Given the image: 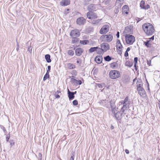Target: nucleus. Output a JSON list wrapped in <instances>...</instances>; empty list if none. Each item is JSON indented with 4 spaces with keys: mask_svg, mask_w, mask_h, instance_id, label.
I'll list each match as a JSON object with an SVG mask.
<instances>
[{
    "mask_svg": "<svg viewBox=\"0 0 160 160\" xmlns=\"http://www.w3.org/2000/svg\"><path fill=\"white\" fill-rule=\"evenodd\" d=\"M97 85L99 88H103L102 85L101 84L98 83Z\"/></svg>",
    "mask_w": 160,
    "mask_h": 160,
    "instance_id": "57",
    "label": "nucleus"
},
{
    "mask_svg": "<svg viewBox=\"0 0 160 160\" xmlns=\"http://www.w3.org/2000/svg\"><path fill=\"white\" fill-rule=\"evenodd\" d=\"M67 53L69 55L71 56H73L74 54V51L71 49L68 50V51Z\"/></svg>",
    "mask_w": 160,
    "mask_h": 160,
    "instance_id": "34",
    "label": "nucleus"
},
{
    "mask_svg": "<svg viewBox=\"0 0 160 160\" xmlns=\"http://www.w3.org/2000/svg\"><path fill=\"white\" fill-rule=\"evenodd\" d=\"M76 62L79 65H81L82 62V60L80 58H78L77 59Z\"/></svg>",
    "mask_w": 160,
    "mask_h": 160,
    "instance_id": "43",
    "label": "nucleus"
},
{
    "mask_svg": "<svg viewBox=\"0 0 160 160\" xmlns=\"http://www.w3.org/2000/svg\"><path fill=\"white\" fill-rule=\"evenodd\" d=\"M74 39L72 40V44L78 43L79 41V39L76 38H72Z\"/></svg>",
    "mask_w": 160,
    "mask_h": 160,
    "instance_id": "36",
    "label": "nucleus"
},
{
    "mask_svg": "<svg viewBox=\"0 0 160 160\" xmlns=\"http://www.w3.org/2000/svg\"><path fill=\"white\" fill-rule=\"evenodd\" d=\"M117 51L118 54L120 55H121L122 53V49L117 50Z\"/></svg>",
    "mask_w": 160,
    "mask_h": 160,
    "instance_id": "50",
    "label": "nucleus"
},
{
    "mask_svg": "<svg viewBox=\"0 0 160 160\" xmlns=\"http://www.w3.org/2000/svg\"><path fill=\"white\" fill-rule=\"evenodd\" d=\"M74 50H75L76 55L78 57L80 56L84 52L83 49L80 48H77L76 49L74 48Z\"/></svg>",
    "mask_w": 160,
    "mask_h": 160,
    "instance_id": "11",
    "label": "nucleus"
},
{
    "mask_svg": "<svg viewBox=\"0 0 160 160\" xmlns=\"http://www.w3.org/2000/svg\"><path fill=\"white\" fill-rule=\"evenodd\" d=\"M125 38L126 43L127 44L132 45L135 41V37L131 35L126 34Z\"/></svg>",
    "mask_w": 160,
    "mask_h": 160,
    "instance_id": "4",
    "label": "nucleus"
},
{
    "mask_svg": "<svg viewBox=\"0 0 160 160\" xmlns=\"http://www.w3.org/2000/svg\"><path fill=\"white\" fill-rule=\"evenodd\" d=\"M116 43L117 44V45H120V44H121V42H120V40L119 39H117V43Z\"/></svg>",
    "mask_w": 160,
    "mask_h": 160,
    "instance_id": "59",
    "label": "nucleus"
},
{
    "mask_svg": "<svg viewBox=\"0 0 160 160\" xmlns=\"http://www.w3.org/2000/svg\"><path fill=\"white\" fill-rule=\"evenodd\" d=\"M142 19H141L140 18H138L137 17V18H136V20H137V23H138V22L140 21Z\"/></svg>",
    "mask_w": 160,
    "mask_h": 160,
    "instance_id": "63",
    "label": "nucleus"
},
{
    "mask_svg": "<svg viewBox=\"0 0 160 160\" xmlns=\"http://www.w3.org/2000/svg\"><path fill=\"white\" fill-rule=\"evenodd\" d=\"M121 74L119 71L117 70H112L109 73V76L110 78L115 79L119 78Z\"/></svg>",
    "mask_w": 160,
    "mask_h": 160,
    "instance_id": "2",
    "label": "nucleus"
},
{
    "mask_svg": "<svg viewBox=\"0 0 160 160\" xmlns=\"http://www.w3.org/2000/svg\"><path fill=\"white\" fill-rule=\"evenodd\" d=\"M146 82L147 83V87L148 88V90L149 91H150V88H149V84L147 80H146Z\"/></svg>",
    "mask_w": 160,
    "mask_h": 160,
    "instance_id": "58",
    "label": "nucleus"
},
{
    "mask_svg": "<svg viewBox=\"0 0 160 160\" xmlns=\"http://www.w3.org/2000/svg\"><path fill=\"white\" fill-rule=\"evenodd\" d=\"M137 63H134V67L136 71H137V69H138V68H137Z\"/></svg>",
    "mask_w": 160,
    "mask_h": 160,
    "instance_id": "62",
    "label": "nucleus"
},
{
    "mask_svg": "<svg viewBox=\"0 0 160 160\" xmlns=\"http://www.w3.org/2000/svg\"><path fill=\"white\" fill-rule=\"evenodd\" d=\"M123 48V46L121 44L120 45H117L116 47V50L118 49H122V48Z\"/></svg>",
    "mask_w": 160,
    "mask_h": 160,
    "instance_id": "44",
    "label": "nucleus"
},
{
    "mask_svg": "<svg viewBox=\"0 0 160 160\" xmlns=\"http://www.w3.org/2000/svg\"><path fill=\"white\" fill-rule=\"evenodd\" d=\"M97 5L91 4L88 5L87 10L88 12H94L97 10Z\"/></svg>",
    "mask_w": 160,
    "mask_h": 160,
    "instance_id": "9",
    "label": "nucleus"
},
{
    "mask_svg": "<svg viewBox=\"0 0 160 160\" xmlns=\"http://www.w3.org/2000/svg\"><path fill=\"white\" fill-rule=\"evenodd\" d=\"M149 8H150V6L148 4H147L145 6L144 9L147 10Z\"/></svg>",
    "mask_w": 160,
    "mask_h": 160,
    "instance_id": "51",
    "label": "nucleus"
},
{
    "mask_svg": "<svg viewBox=\"0 0 160 160\" xmlns=\"http://www.w3.org/2000/svg\"><path fill=\"white\" fill-rule=\"evenodd\" d=\"M113 38L112 33L109 32L107 34L102 35L100 37V39L104 42H109L112 40Z\"/></svg>",
    "mask_w": 160,
    "mask_h": 160,
    "instance_id": "3",
    "label": "nucleus"
},
{
    "mask_svg": "<svg viewBox=\"0 0 160 160\" xmlns=\"http://www.w3.org/2000/svg\"><path fill=\"white\" fill-rule=\"evenodd\" d=\"M142 28L146 35L148 36L152 35L155 30L153 26L149 23H144L142 25Z\"/></svg>",
    "mask_w": 160,
    "mask_h": 160,
    "instance_id": "1",
    "label": "nucleus"
},
{
    "mask_svg": "<svg viewBox=\"0 0 160 160\" xmlns=\"http://www.w3.org/2000/svg\"><path fill=\"white\" fill-rule=\"evenodd\" d=\"M87 30L88 32H92L93 31V28L92 27H89L87 28Z\"/></svg>",
    "mask_w": 160,
    "mask_h": 160,
    "instance_id": "41",
    "label": "nucleus"
},
{
    "mask_svg": "<svg viewBox=\"0 0 160 160\" xmlns=\"http://www.w3.org/2000/svg\"><path fill=\"white\" fill-rule=\"evenodd\" d=\"M68 94L69 100H71L74 98L75 96L72 93V92L70 91L68 89Z\"/></svg>",
    "mask_w": 160,
    "mask_h": 160,
    "instance_id": "18",
    "label": "nucleus"
},
{
    "mask_svg": "<svg viewBox=\"0 0 160 160\" xmlns=\"http://www.w3.org/2000/svg\"><path fill=\"white\" fill-rule=\"evenodd\" d=\"M96 51L98 54L100 55L104 53V50H103V49H102V48H100L98 47V48L97 49V50Z\"/></svg>",
    "mask_w": 160,
    "mask_h": 160,
    "instance_id": "24",
    "label": "nucleus"
},
{
    "mask_svg": "<svg viewBox=\"0 0 160 160\" xmlns=\"http://www.w3.org/2000/svg\"><path fill=\"white\" fill-rule=\"evenodd\" d=\"M124 112H122L120 110V111H117L116 112H115V113H113L114 115L113 116L118 121V122H121V120L122 118V116L123 115H124L125 113H124Z\"/></svg>",
    "mask_w": 160,
    "mask_h": 160,
    "instance_id": "5",
    "label": "nucleus"
},
{
    "mask_svg": "<svg viewBox=\"0 0 160 160\" xmlns=\"http://www.w3.org/2000/svg\"><path fill=\"white\" fill-rule=\"evenodd\" d=\"M94 60L98 64L102 63V56H97L94 59Z\"/></svg>",
    "mask_w": 160,
    "mask_h": 160,
    "instance_id": "15",
    "label": "nucleus"
},
{
    "mask_svg": "<svg viewBox=\"0 0 160 160\" xmlns=\"http://www.w3.org/2000/svg\"><path fill=\"white\" fill-rule=\"evenodd\" d=\"M75 157V152H72L69 160H74Z\"/></svg>",
    "mask_w": 160,
    "mask_h": 160,
    "instance_id": "39",
    "label": "nucleus"
},
{
    "mask_svg": "<svg viewBox=\"0 0 160 160\" xmlns=\"http://www.w3.org/2000/svg\"><path fill=\"white\" fill-rule=\"evenodd\" d=\"M139 95L143 97H145L146 96V92L143 88L137 89Z\"/></svg>",
    "mask_w": 160,
    "mask_h": 160,
    "instance_id": "12",
    "label": "nucleus"
},
{
    "mask_svg": "<svg viewBox=\"0 0 160 160\" xmlns=\"http://www.w3.org/2000/svg\"><path fill=\"white\" fill-rule=\"evenodd\" d=\"M133 64V63L132 62L129 61H127L125 63V66H128L129 67H132V66Z\"/></svg>",
    "mask_w": 160,
    "mask_h": 160,
    "instance_id": "28",
    "label": "nucleus"
},
{
    "mask_svg": "<svg viewBox=\"0 0 160 160\" xmlns=\"http://www.w3.org/2000/svg\"><path fill=\"white\" fill-rule=\"evenodd\" d=\"M145 2L144 1H141L140 4V6L141 8L143 9L145 7Z\"/></svg>",
    "mask_w": 160,
    "mask_h": 160,
    "instance_id": "38",
    "label": "nucleus"
},
{
    "mask_svg": "<svg viewBox=\"0 0 160 160\" xmlns=\"http://www.w3.org/2000/svg\"><path fill=\"white\" fill-rule=\"evenodd\" d=\"M89 43V41L87 40H80V43L84 45L88 44Z\"/></svg>",
    "mask_w": 160,
    "mask_h": 160,
    "instance_id": "30",
    "label": "nucleus"
},
{
    "mask_svg": "<svg viewBox=\"0 0 160 160\" xmlns=\"http://www.w3.org/2000/svg\"><path fill=\"white\" fill-rule=\"evenodd\" d=\"M98 48V47H93L91 48L88 50L89 53H92L96 51L97 49Z\"/></svg>",
    "mask_w": 160,
    "mask_h": 160,
    "instance_id": "27",
    "label": "nucleus"
},
{
    "mask_svg": "<svg viewBox=\"0 0 160 160\" xmlns=\"http://www.w3.org/2000/svg\"><path fill=\"white\" fill-rule=\"evenodd\" d=\"M150 40H147L146 42H144L143 44L147 48H150L151 47V44L150 43Z\"/></svg>",
    "mask_w": 160,
    "mask_h": 160,
    "instance_id": "26",
    "label": "nucleus"
},
{
    "mask_svg": "<svg viewBox=\"0 0 160 160\" xmlns=\"http://www.w3.org/2000/svg\"><path fill=\"white\" fill-rule=\"evenodd\" d=\"M110 1L111 0H105L104 2L106 5H107L110 3Z\"/></svg>",
    "mask_w": 160,
    "mask_h": 160,
    "instance_id": "52",
    "label": "nucleus"
},
{
    "mask_svg": "<svg viewBox=\"0 0 160 160\" xmlns=\"http://www.w3.org/2000/svg\"><path fill=\"white\" fill-rule=\"evenodd\" d=\"M107 101H106V99L102 100L100 101V103L102 106L103 107H106L107 108H108V106H106V102Z\"/></svg>",
    "mask_w": 160,
    "mask_h": 160,
    "instance_id": "23",
    "label": "nucleus"
},
{
    "mask_svg": "<svg viewBox=\"0 0 160 160\" xmlns=\"http://www.w3.org/2000/svg\"><path fill=\"white\" fill-rule=\"evenodd\" d=\"M109 26L108 24L103 25L101 28L99 33L101 34H104L107 33L109 31Z\"/></svg>",
    "mask_w": 160,
    "mask_h": 160,
    "instance_id": "6",
    "label": "nucleus"
},
{
    "mask_svg": "<svg viewBox=\"0 0 160 160\" xmlns=\"http://www.w3.org/2000/svg\"><path fill=\"white\" fill-rule=\"evenodd\" d=\"M138 80L137 81V83H142V81L141 79L138 78Z\"/></svg>",
    "mask_w": 160,
    "mask_h": 160,
    "instance_id": "64",
    "label": "nucleus"
},
{
    "mask_svg": "<svg viewBox=\"0 0 160 160\" xmlns=\"http://www.w3.org/2000/svg\"><path fill=\"white\" fill-rule=\"evenodd\" d=\"M129 9V7L128 5H125L123 6L122 8V13H125L128 14V10Z\"/></svg>",
    "mask_w": 160,
    "mask_h": 160,
    "instance_id": "19",
    "label": "nucleus"
},
{
    "mask_svg": "<svg viewBox=\"0 0 160 160\" xmlns=\"http://www.w3.org/2000/svg\"><path fill=\"white\" fill-rule=\"evenodd\" d=\"M67 66L68 68L70 69H74L76 68L75 65L71 63H68Z\"/></svg>",
    "mask_w": 160,
    "mask_h": 160,
    "instance_id": "29",
    "label": "nucleus"
},
{
    "mask_svg": "<svg viewBox=\"0 0 160 160\" xmlns=\"http://www.w3.org/2000/svg\"><path fill=\"white\" fill-rule=\"evenodd\" d=\"M9 142L11 147L14 145L15 142L13 140H10L9 141Z\"/></svg>",
    "mask_w": 160,
    "mask_h": 160,
    "instance_id": "46",
    "label": "nucleus"
},
{
    "mask_svg": "<svg viewBox=\"0 0 160 160\" xmlns=\"http://www.w3.org/2000/svg\"><path fill=\"white\" fill-rule=\"evenodd\" d=\"M102 19H98L96 20H93L91 21L90 23L93 25H97L98 24L99 22Z\"/></svg>",
    "mask_w": 160,
    "mask_h": 160,
    "instance_id": "25",
    "label": "nucleus"
},
{
    "mask_svg": "<svg viewBox=\"0 0 160 160\" xmlns=\"http://www.w3.org/2000/svg\"><path fill=\"white\" fill-rule=\"evenodd\" d=\"M130 104V103L122 104L123 105V106L122 107L120 110L122 112H124L126 110H127V108H129V105Z\"/></svg>",
    "mask_w": 160,
    "mask_h": 160,
    "instance_id": "17",
    "label": "nucleus"
},
{
    "mask_svg": "<svg viewBox=\"0 0 160 160\" xmlns=\"http://www.w3.org/2000/svg\"><path fill=\"white\" fill-rule=\"evenodd\" d=\"M0 128L1 129H2L3 130V132L5 133V135H6L7 133V130L5 128V127L3 125H0Z\"/></svg>",
    "mask_w": 160,
    "mask_h": 160,
    "instance_id": "40",
    "label": "nucleus"
},
{
    "mask_svg": "<svg viewBox=\"0 0 160 160\" xmlns=\"http://www.w3.org/2000/svg\"><path fill=\"white\" fill-rule=\"evenodd\" d=\"M87 18L90 19H94L98 18L97 14L93 12H88L87 13Z\"/></svg>",
    "mask_w": 160,
    "mask_h": 160,
    "instance_id": "8",
    "label": "nucleus"
},
{
    "mask_svg": "<svg viewBox=\"0 0 160 160\" xmlns=\"http://www.w3.org/2000/svg\"><path fill=\"white\" fill-rule=\"evenodd\" d=\"M71 82L72 84H76L77 85H80L82 83V81L80 80H77L74 78H71Z\"/></svg>",
    "mask_w": 160,
    "mask_h": 160,
    "instance_id": "16",
    "label": "nucleus"
},
{
    "mask_svg": "<svg viewBox=\"0 0 160 160\" xmlns=\"http://www.w3.org/2000/svg\"><path fill=\"white\" fill-rule=\"evenodd\" d=\"M49 77L50 76L49 75V73L46 72V74L43 77V81H45L47 79L49 78Z\"/></svg>",
    "mask_w": 160,
    "mask_h": 160,
    "instance_id": "37",
    "label": "nucleus"
},
{
    "mask_svg": "<svg viewBox=\"0 0 160 160\" xmlns=\"http://www.w3.org/2000/svg\"><path fill=\"white\" fill-rule=\"evenodd\" d=\"M117 66H118V63L117 62H113L111 63L110 64V68L112 69H115Z\"/></svg>",
    "mask_w": 160,
    "mask_h": 160,
    "instance_id": "32",
    "label": "nucleus"
},
{
    "mask_svg": "<svg viewBox=\"0 0 160 160\" xmlns=\"http://www.w3.org/2000/svg\"><path fill=\"white\" fill-rule=\"evenodd\" d=\"M73 105L74 106H77L78 105V102L77 100H74L72 101Z\"/></svg>",
    "mask_w": 160,
    "mask_h": 160,
    "instance_id": "45",
    "label": "nucleus"
},
{
    "mask_svg": "<svg viewBox=\"0 0 160 160\" xmlns=\"http://www.w3.org/2000/svg\"><path fill=\"white\" fill-rule=\"evenodd\" d=\"M70 0H62L60 2V5L63 6H65L69 5L70 4Z\"/></svg>",
    "mask_w": 160,
    "mask_h": 160,
    "instance_id": "14",
    "label": "nucleus"
},
{
    "mask_svg": "<svg viewBox=\"0 0 160 160\" xmlns=\"http://www.w3.org/2000/svg\"><path fill=\"white\" fill-rule=\"evenodd\" d=\"M119 12V8L117 7H116L114 10V12L115 14H117Z\"/></svg>",
    "mask_w": 160,
    "mask_h": 160,
    "instance_id": "42",
    "label": "nucleus"
},
{
    "mask_svg": "<svg viewBox=\"0 0 160 160\" xmlns=\"http://www.w3.org/2000/svg\"><path fill=\"white\" fill-rule=\"evenodd\" d=\"M125 32L128 33V34H132L133 29L131 27H127L125 28Z\"/></svg>",
    "mask_w": 160,
    "mask_h": 160,
    "instance_id": "20",
    "label": "nucleus"
},
{
    "mask_svg": "<svg viewBox=\"0 0 160 160\" xmlns=\"http://www.w3.org/2000/svg\"><path fill=\"white\" fill-rule=\"evenodd\" d=\"M10 137V136L9 134H8V135H7L6 137V141L7 142H8L9 141Z\"/></svg>",
    "mask_w": 160,
    "mask_h": 160,
    "instance_id": "49",
    "label": "nucleus"
},
{
    "mask_svg": "<svg viewBox=\"0 0 160 160\" xmlns=\"http://www.w3.org/2000/svg\"><path fill=\"white\" fill-rule=\"evenodd\" d=\"M151 60H147V64L149 66H150L151 65Z\"/></svg>",
    "mask_w": 160,
    "mask_h": 160,
    "instance_id": "56",
    "label": "nucleus"
},
{
    "mask_svg": "<svg viewBox=\"0 0 160 160\" xmlns=\"http://www.w3.org/2000/svg\"><path fill=\"white\" fill-rule=\"evenodd\" d=\"M110 107L116 106L115 104V101L114 99H111L109 102Z\"/></svg>",
    "mask_w": 160,
    "mask_h": 160,
    "instance_id": "35",
    "label": "nucleus"
},
{
    "mask_svg": "<svg viewBox=\"0 0 160 160\" xmlns=\"http://www.w3.org/2000/svg\"><path fill=\"white\" fill-rule=\"evenodd\" d=\"M86 20L83 17H80L77 19V23L78 24L80 25L84 24L86 22Z\"/></svg>",
    "mask_w": 160,
    "mask_h": 160,
    "instance_id": "13",
    "label": "nucleus"
},
{
    "mask_svg": "<svg viewBox=\"0 0 160 160\" xmlns=\"http://www.w3.org/2000/svg\"><path fill=\"white\" fill-rule=\"evenodd\" d=\"M101 48L104 50V52H105L110 48L109 45L107 42H104L102 43L100 45Z\"/></svg>",
    "mask_w": 160,
    "mask_h": 160,
    "instance_id": "10",
    "label": "nucleus"
},
{
    "mask_svg": "<svg viewBox=\"0 0 160 160\" xmlns=\"http://www.w3.org/2000/svg\"><path fill=\"white\" fill-rule=\"evenodd\" d=\"M17 46H16V50L17 52H18L19 50V44L18 43L17 41Z\"/></svg>",
    "mask_w": 160,
    "mask_h": 160,
    "instance_id": "54",
    "label": "nucleus"
},
{
    "mask_svg": "<svg viewBox=\"0 0 160 160\" xmlns=\"http://www.w3.org/2000/svg\"><path fill=\"white\" fill-rule=\"evenodd\" d=\"M128 96H127L125 97L123 100L121 101L120 102H119L121 104L130 103V102L128 101Z\"/></svg>",
    "mask_w": 160,
    "mask_h": 160,
    "instance_id": "21",
    "label": "nucleus"
},
{
    "mask_svg": "<svg viewBox=\"0 0 160 160\" xmlns=\"http://www.w3.org/2000/svg\"><path fill=\"white\" fill-rule=\"evenodd\" d=\"M128 52H127V51H125V53H124V56L125 57H127L128 56Z\"/></svg>",
    "mask_w": 160,
    "mask_h": 160,
    "instance_id": "61",
    "label": "nucleus"
},
{
    "mask_svg": "<svg viewBox=\"0 0 160 160\" xmlns=\"http://www.w3.org/2000/svg\"><path fill=\"white\" fill-rule=\"evenodd\" d=\"M142 84L140 83L139 84H138L137 85V89H139V88H142L143 87H142Z\"/></svg>",
    "mask_w": 160,
    "mask_h": 160,
    "instance_id": "47",
    "label": "nucleus"
},
{
    "mask_svg": "<svg viewBox=\"0 0 160 160\" xmlns=\"http://www.w3.org/2000/svg\"><path fill=\"white\" fill-rule=\"evenodd\" d=\"M32 49V47L31 46H30L28 47V50L31 53Z\"/></svg>",
    "mask_w": 160,
    "mask_h": 160,
    "instance_id": "55",
    "label": "nucleus"
},
{
    "mask_svg": "<svg viewBox=\"0 0 160 160\" xmlns=\"http://www.w3.org/2000/svg\"><path fill=\"white\" fill-rule=\"evenodd\" d=\"M50 55L49 54H47L45 55V58L48 63H50L51 62V60L50 58Z\"/></svg>",
    "mask_w": 160,
    "mask_h": 160,
    "instance_id": "22",
    "label": "nucleus"
},
{
    "mask_svg": "<svg viewBox=\"0 0 160 160\" xmlns=\"http://www.w3.org/2000/svg\"><path fill=\"white\" fill-rule=\"evenodd\" d=\"M54 96H55V98H59L60 97V95L58 94H55Z\"/></svg>",
    "mask_w": 160,
    "mask_h": 160,
    "instance_id": "60",
    "label": "nucleus"
},
{
    "mask_svg": "<svg viewBox=\"0 0 160 160\" xmlns=\"http://www.w3.org/2000/svg\"><path fill=\"white\" fill-rule=\"evenodd\" d=\"M80 35L79 30L76 29L72 30L70 33V36L72 38H76L79 37Z\"/></svg>",
    "mask_w": 160,
    "mask_h": 160,
    "instance_id": "7",
    "label": "nucleus"
},
{
    "mask_svg": "<svg viewBox=\"0 0 160 160\" xmlns=\"http://www.w3.org/2000/svg\"><path fill=\"white\" fill-rule=\"evenodd\" d=\"M110 108H111V111L113 113H115V112H116L117 109H118V108H117L116 106L110 107Z\"/></svg>",
    "mask_w": 160,
    "mask_h": 160,
    "instance_id": "31",
    "label": "nucleus"
},
{
    "mask_svg": "<svg viewBox=\"0 0 160 160\" xmlns=\"http://www.w3.org/2000/svg\"><path fill=\"white\" fill-rule=\"evenodd\" d=\"M51 66L50 65H48V68L47 69L46 73H49L50 71Z\"/></svg>",
    "mask_w": 160,
    "mask_h": 160,
    "instance_id": "48",
    "label": "nucleus"
},
{
    "mask_svg": "<svg viewBox=\"0 0 160 160\" xmlns=\"http://www.w3.org/2000/svg\"><path fill=\"white\" fill-rule=\"evenodd\" d=\"M104 59L105 61L107 62L110 61L112 59V57L109 55L107 56L104 57Z\"/></svg>",
    "mask_w": 160,
    "mask_h": 160,
    "instance_id": "33",
    "label": "nucleus"
},
{
    "mask_svg": "<svg viewBox=\"0 0 160 160\" xmlns=\"http://www.w3.org/2000/svg\"><path fill=\"white\" fill-rule=\"evenodd\" d=\"M138 61V58L136 57L134 58V63H137Z\"/></svg>",
    "mask_w": 160,
    "mask_h": 160,
    "instance_id": "53",
    "label": "nucleus"
}]
</instances>
